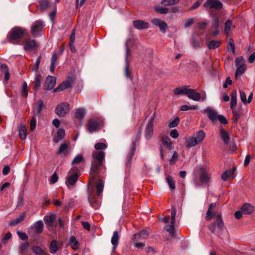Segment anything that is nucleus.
I'll list each match as a JSON object with an SVG mask.
<instances>
[{"mask_svg": "<svg viewBox=\"0 0 255 255\" xmlns=\"http://www.w3.org/2000/svg\"><path fill=\"white\" fill-rule=\"evenodd\" d=\"M94 147L95 150L92 153L93 160L91 162V174L95 178V174L98 167L101 165L105 159V152L100 150V149H105L107 148V145L105 143L98 142L95 144Z\"/></svg>", "mask_w": 255, "mask_h": 255, "instance_id": "1", "label": "nucleus"}, {"mask_svg": "<svg viewBox=\"0 0 255 255\" xmlns=\"http://www.w3.org/2000/svg\"><path fill=\"white\" fill-rule=\"evenodd\" d=\"M206 133L203 130L195 132L193 136L186 139V145L188 148H192L201 143L205 138Z\"/></svg>", "mask_w": 255, "mask_h": 255, "instance_id": "2", "label": "nucleus"}, {"mask_svg": "<svg viewBox=\"0 0 255 255\" xmlns=\"http://www.w3.org/2000/svg\"><path fill=\"white\" fill-rule=\"evenodd\" d=\"M236 64L237 66V69L236 71L235 77L241 76L243 74L246 70V65L245 60L242 56H240L236 59Z\"/></svg>", "mask_w": 255, "mask_h": 255, "instance_id": "3", "label": "nucleus"}, {"mask_svg": "<svg viewBox=\"0 0 255 255\" xmlns=\"http://www.w3.org/2000/svg\"><path fill=\"white\" fill-rule=\"evenodd\" d=\"M43 230V223L41 220L34 223L28 229V232L32 236L41 233Z\"/></svg>", "mask_w": 255, "mask_h": 255, "instance_id": "4", "label": "nucleus"}, {"mask_svg": "<svg viewBox=\"0 0 255 255\" xmlns=\"http://www.w3.org/2000/svg\"><path fill=\"white\" fill-rule=\"evenodd\" d=\"M223 6L222 2L219 0H207L204 3V7L206 9L220 10Z\"/></svg>", "mask_w": 255, "mask_h": 255, "instance_id": "5", "label": "nucleus"}, {"mask_svg": "<svg viewBox=\"0 0 255 255\" xmlns=\"http://www.w3.org/2000/svg\"><path fill=\"white\" fill-rule=\"evenodd\" d=\"M69 111V105L67 103H62L55 108V112L59 117H64Z\"/></svg>", "mask_w": 255, "mask_h": 255, "instance_id": "6", "label": "nucleus"}, {"mask_svg": "<svg viewBox=\"0 0 255 255\" xmlns=\"http://www.w3.org/2000/svg\"><path fill=\"white\" fill-rule=\"evenodd\" d=\"M199 178L201 182L203 183H207L210 181L211 179L210 175L209 173L208 170L202 166L199 167Z\"/></svg>", "mask_w": 255, "mask_h": 255, "instance_id": "7", "label": "nucleus"}, {"mask_svg": "<svg viewBox=\"0 0 255 255\" xmlns=\"http://www.w3.org/2000/svg\"><path fill=\"white\" fill-rule=\"evenodd\" d=\"M56 83V78L52 76H48L46 77L45 83V89L50 90L55 86Z\"/></svg>", "mask_w": 255, "mask_h": 255, "instance_id": "8", "label": "nucleus"}, {"mask_svg": "<svg viewBox=\"0 0 255 255\" xmlns=\"http://www.w3.org/2000/svg\"><path fill=\"white\" fill-rule=\"evenodd\" d=\"M129 40H127L125 43V47H126V56H125V61H126V67H125V75L127 78H129V64L128 61V58L130 55V50L128 47V42H129Z\"/></svg>", "mask_w": 255, "mask_h": 255, "instance_id": "9", "label": "nucleus"}, {"mask_svg": "<svg viewBox=\"0 0 255 255\" xmlns=\"http://www.w3.org/2000/svg\"><path fill=\"white\" fill-rule=\"evenodd\" d=\"M217 217L218 218V219L210 227V229L212 232H214L217 228L221 231L224 228V223L222 219V215L221 214H218Z\"/></svg>", "mask_w": 255, "mask_h": 255, "instance_id": "10", "label": "nucleus"}, {"mask_svg": "<svg viewBox=\"0 0 255 255\" xmlns=\"http://www.w3.org/2000/svg\"><path fill=\"white\" fill-rule=\"evenodd\" d=\"M43 22L41 20L36 21L31 27V33L36 36L41 31L43 27Z\"/></svg>", "mask_w": 255, "mask_h": 255, "instance_id": "11", "label": "nucleus"}, {"mask_svg": "<svg viewBox=\"0 0 255 255\" xmlns=\"http://www.w3.org/2000/svg\"><path fill=\"white\" fill-rule=\"evenodd\" d=\"M153 132V120L150 119L145 128V137L146 139L151 138Z\"/></svg>", "mask_w": 255, "mask_h": 255, "instance_id": "12", "label": "nucleus"}, {"mask_svg": "<svg viewBox=\"0 0 255 255\" xmlns=\"http://www.w3.org/2000/svg\"><path fill=\"white\" fill-rule=\"evenodd\" d=\"M163 146L169 151H172L174 149V145L171 139L167 136H164L161 139Z\"/></svg>", "mask_w": 255, "mask_h": 255, "instance_id": "13", "label": "nucleus"}, {"mask_svg": "<svg viewBox=\"0 0 255 255\" xmlns=\"http://www.w3.org/2000/svg\"><path fill=\"white\" fill-rule=\"evenodd\" d=\"M149 236V234L147 231L142 230L138 233L135 234L133 237V241L134 242H138L141 240L146 239Z\"/></svg>", "mask_w": 255, "mask_h": 255, "instance_id": "14", "label": "nucleus"}, {"mask_svg": "<svg viewBox=\"0 0 255 255\" xmlns=\"http://www.w3.org/2000/svg\"><path fill=\"white\" fill-rule=\"evenodd\" d=\"M37 46L36 41L33 39H29L25 41L23 49L25 51H33Z\"/></svg>", "mask_w": 255, "mask_h": 255, "instance_id": "15", "label": "nucleus"}, {"mask_svg": "<svg viewBox=\"0 0 255 255\" xmlns=\"http://www.w3.org/2000/svg\"><path fill=\"white\" fill-rule=\"evenodd\" d=\"M120 236L118 231H116L113 233L111 238V244L113 245L112 252H114L118 247Z\"/></svg>", "mask_w": 255, "mask_h": 255, "instance_id": "16", "label": "nucleus"}, {"mask_svg": "<svg viewBox=\"0 0 255 255\" xmlns=\"http://www.w3.org/2000/svg\"><path fill=\"white\" fill-rule=\"evenodd\" d=\"M187 96L190 99L195 101H199L201 98L200 93L196 92L195 90L191 89H188Z\"/></svg>", "mask_w": 255, "mask_h": 255, "instance_id": "17", "label": "nucleus"}, {"mask_svg": "<svg viewBox=\"0 0 255 255\" xmlns=\"http://www.w3.org/2000/svg\"><path fill=\"white\" fill-rule=\"evenodd\" d=\"M99 127V124L95 120L91 119L88 122V130L91 133L95 131Z\"/></svg>", "mask_w": 255, "mask_h": 255, "instance_id": "18", "label": "nucleus"}, {"mask_svg": "<svg viewBox=\"0 0 255 255\" xmlns=\"http://www.w3.org/2000/svg\"><path fill=\"white\" fill-rule=\"evenodd\" d=\"M11 36L13 39L20 38L23 34L24 31L20 28H14L11 31Z\"/></svg>", "mask_w": 255, "mask_h": 255, "instance_id": "19", "label": "nucleus"}, {"mask_svg": "<svg viewBox=\"0 0 255 255\" xmlns=\"http://www.w3.org/2000/svg\"><path fill=\"white\" fill-rule=\"evenodd\" d=\"M133 26L139 30L147 28L148 23L141 20H137L133 21Z\"/></svg>", "mask_w": 255, "mask_h": 255, "instance_id": "20", "label": "nucleus"}, {"mask_svg": "<svg viewBox=\"0 0 255 255\" xmlns=\"http://www.w3.org/2000/svg\"><path fill=\"white\" fill-rule=\"evenodd\" d=\"M205 111L207 113L208 116L211 121L214 122L217 120L218 115L214 110L210 107H207L205 109Z\"/></svg>", "mask_w": 255, "mask_h": 255, "instance_id": "21", "label": "nucleus"}, {"mask_svg": "<svg viewBox=\"0 0 255 255\" xmlns=\"http://www.w3.org/2000/svg\"><path fill=\"white\" fill-rule=\"evenodd\" d=\"M41 78V75L39 72H37L35 73L34 79L33 81L34 84L33 89L35 91H37L40 88Z\"/></svg>", "mask_w": 255, "mask_h": 255, "instance_id": "22", "label": "nucleus"}, {"mask_svg": "<svg viewBox=\"0 0 255 255\" xmlns=\"http://www.w3.org/2000/svg\"><path fill=\"white\" fill-rule=\"evenodd\" d=\"M78 179V175L77 173H75L68 176L67 177L66 184L68 188H69V186L73 185L77 182Z\"/></svg>", "mask_w": 255, "mask_h": 255, "instance_id": "23", "label": "nucleus"}, {"mask_svg": "<svg viewBox=\"0 0 255 255\" xmlns=\"http://www.w3.org/2000/svg\"><path fill=\"white\" fill-rule=\"evenodd\" d=\"M254 207L249 203L244 204L242 208V212L244 214H251L254 212Z\"/></svg>", "mask_w": 255, "mask_h": 255, "instance_id": "24", "label": "nucleus"}, {"mask_svg": "<svg viewBox=\"0 0 255 255\" xmlns=\"http://www.w3.org/2000/svg\"><path fill=\"white\" fill-rule=\"evenodd\" d=\"M70 82L68 80H66L59 84V86L54 90V92L55 93L58 91H62L66 88L70 87Z\"/></svg>", "mask_w": 255, "mask_h": 255, "instance_id": "25", "label": "nucleus"}, {"mask_svg": "<svg viewBox=\"0 0 255 255\" xmlns=\"http://www.w3.org/2000/svg\"><path fill=\"white\" fill-rule=\"evenodd\" d=\"M215 205L216 204L215 203H211L210 204L206 216V219L207 221H210L212 218L215 216V214L213 212V209Z\"/></svg>", "mask_w": 255, "mask_h": 255, "instance_id": "26", "label": "nucleus"}, {"mask_svg": "<svg viewBox=\"0 0 255 255\" xmlns=\"http://www.w3.org/2000/svg\"><path fill=\"white\" fill-rule=\"evenodd\" d=\"M221 138L223 140L225 144H228L230 140V136L229 133L222 128L220 130Z\"/></svg>", "mask_w": 255, "mask_h": 255, "instance_id": "27", "label": "nucleus"}, {"mask_svg": "<svg viewBox=\"0 0 255 255\" xmlns=\"http://www.w3.org/2000/svg\"><path fill=\"white\" fill-rule=\"evenodd\" d=\"M69 244L74 251H76L79 247V243L74 236H72L70 238Z\"/></svg>", "mask_w": 255, "mask_h": 255, "instance_id": "28", "label": "nucleus"}, {"mask_svg": "<svg viewBox=\"0 0 255 255\" xmlns=\"http://www.w3.org/2000/svg\"><path fill=\"white\" fill-rule=\"evenodd\" d=\"M56 219V216L54 214L46 215L44 218L45 224L49 226H52L53 222Z\"/></svg>", "mask_w": 255, "mask_h": 255, "instance_id": "29", "label": "nucleus"}, {"mask_svg": "<svg viewBox=\"0 0 255 255\" xmlns=\"http://www.w3.org/2000/svg\"><path fill=\"white\" fill-rule=\"evenodd\" d=\"M65 135V130L63 128L58 129L56 135L54 137V141L58 143L60 140L63 139Z\"/></svg>", "mask_w": 255, "mask_h": 255, "instance_id": "30", "label": "nucleus"}, {"mask_svg": "<svg viewBox=\"0 0 255 255\" xmlns=\"http://www.w3.org/2000/svg\"><path fill=\"white\" fill-rule=\"evenodd\" d=\"M19 136L21 139L26 137V128L24 125H20L18 127Z\"/></svg>", "mask_w": 255, "mask_h": 255, "instance_id": "31", "label": "nucleus"}, {"mask_svg": "<svg viewBox=\"0 0 255 255\" xmlns=\"http://www.w3.org/2000/svg\"><path fill=\"white\" fill-rule=\"evenodd\" d=\"M58 249V243L56 240H52L50 244V253L51 254H55Z\"/></svg>", "mask_w": 255, "mask_h": 255, "instance_id": "32", "label": "nucleus"}, {"mask_svg": "<svg viewBox=\"0 0 255 255\" xmlns=\"http://www.w3.org/2000/svg\"><path fill=\"white\" fill-rule=\"evenodd\" d=\"M31 250L35 255H46L44 251L38 246H33Z\"/></svg>", "mask_w": 255, "mask_h": 255, "instance_id": "33", "label": "nucleus"}, {"mask_svg": "<svg viewBox=\"0 0 255 255\" xmlns=\"http://www.w3.org/2000/svg\"><path fill=\"white\" fill-rule=\"evenodd\" d=\"M43 102L42 100H38L37 103L36 108L35 109H34V110H33V113H34V115H39L41 112V110L43 108Z\"/></svg>", "mask_w": 255, "mask_h": 255, "instance_id": "34", "label": "nucleus"}, {"mask_svg": "<svg viewBox=\"0 0 255 255\" xmlns=\"http://www.w3.org/2000/svg\"><path fill=\"white\" fill-rule=\"evenodd\" d=\"M85 109L82 108L76 110L75 112V117L79 119H83L85 115Z\"/></svg>", "mask_w": 255, "mask_h": 255, "instance_id": "35", "label": "nucleus"}, {"mask_svg": "<svg viewBox=\"0 0 255 255\" xmlns=\"http://www.w3.org/2000/svg\"><path fill=\"white\" fill-rule=\"evenodd\" d=\"M237 103V94L236 91H234L231 95V101L230 107L233 109L235 107Z\"/></svg>", "mask_w": 255, "mask_h": 255, "instance_id": "36", "label": "nucleus"}, {"mask_svg": "<svg viewBox=\"0 0 255 255\" xmlns=\"http://www.w3.org/2000/svg\"><path fill=\"white\" fill-rule=\"evenodd\" d=\"M235 171V168H233L231 170H226L222 175V179L224 181L227 180L228 178L233 175Z\"/></svg>", "mask_w": 255, "mask_h": 255, "instance_id": "37", "label": "nucleus"}, {"mask_svg": "<svg viewBox=\"0 0 255 255\" xmlns=\"http://www.w3.org/2000/svg\"><path fill=\"white\" fill-rule=\"evenodd\" d=\"M227 51L232 54H234L235 53V46L233 39L232 38H230L227 44Z\"/></svg>", "mask_w": 255, "mask_h": 255, "instance_id": "38", "label": "nucleus"}, {"mask_svg": "<svg viewBox=\"0 0 255 255\" xmlns=\"http://www.w3.org/2000/svg\"><path fill=\"white\" fill-rule=\"evenodd\" d=\"M212 17V26L214 28H219V19L218 17L215 14L211 15Z\"/></svg>", "mask_w": 255, "mask_h": 255, "instance_id": "39", "label": "nucleus"}, {"mask_svg": "<svg viewBox=\"0 0 255 255\" xmlns=\"http://www.w3.org/2000/svg\"><path fill=\"white\" fill-rule=\"evenodd\" d=\"M135 150V141H133L132 143V146H131L130 152L127 156V164H128V163H129L130 161L131 160L132 157L134 154Z\"/></svg>", "mask_w": 255, "mask_h": 255, "instance_id": "40", "label": "nucleus"}, {"mask_svg": "<svg viewBox=\"0 0 255 255\" xmlns=\"http://www.w3.org/2000/svg\"><path fill=\"white\" fill-rule=\"evenodd\" d=\"M84 162V158L82 155L78 154L76 155L71 162L72 165L78 164Z\"/></svg>", "mask_w": 255, "mask_h": 255, "instance_id": "41", "label": "nucleus"}, {"mask_svg": "<svg viewBox=\"0 0 255 255\" xmlns=\"http://www.w3.org/2000/svg\"><path fill=\"white\" fill-rule=\"evenodd\" d=\"M221 42L220 40H211L208 44V48L210 49H214L220 46Z\"/></svg>", "mask_w": 255, "mask_h": 255, "instance_id": "42", "label": "nucleus"}, {"mask_svg": "<svg viewBox=\"0 0 255 255\" xmlns=\"http://www.w3.org/2000/svg\"><path fill=\"white\" fill-rule=\"evenodd\" d=\"M188 89L187 88H176L174 90V93L175 95H186L187 94Z\"/></svg>", "mask_w": 255, "mask_h": 255, "instance_id": "43", "label": "nucleus"}, {"mask_svg": "<svg viewBox=\"0 0 255 255\" xmlns=\"http://www.w3.org/2000/svg\"><path fill=\"white\" fill-rule=\"evenodd\" d=\"M166 181L170 189L173 190L175 189V182L170 176L166 177Z\"/></svg>", "mask_w": 255, "mask_h": 255, "instance_id": "44", "label": "nucleus"}, {"mask_svg": "<svg viewBox=\"0 0 255 255\" xmlns=\"http://www.w3.org/2000/svg\"><path fill=\"white\" fill-rule=\"evenodd\" d=\"M104 186V183L101 180H99L97 184V194L100 196L103 192Z\"/></svg>", "mask_w": 255, "mask_h": 255, "instance_id": "45", "label": "nucleus"}, {"mask_svg": "<svg viewBox=\"0 0 255 255\" xmlns=\"http://www.w3.org/2000/svg\"><path fill=\"white\" fill-rule=\"evenodd\" d=\"M68 146V145L66 143L62 144L57 150V153L60 154H65L67 153Z\"/></svg>", "mask_w": 255, "mask_h": 255, "instance_id": "46", "label": "nucleus"}, {"mask_svg": "<svg viewBox=\"0 0 255 255\" xmlns=\"http://www.w3.org/2000/svg\"><path fill=\"white\" fill-rule=\"evenodd\" d=\"M232 28V21L230 19H228L225 23V31L227 34H229Z\"/></svg>", "mask_w": 255, "mask_h": 255, "instance_id": "47", "label": "nucleus"}, {"mask_svg": "<svg viewBox=\"0 0 255 255\" xmlns=\"http://www.w3.org/2000/svg\"><path fill=\"white\" fill-rule=\"evenodd\" d=\"M174 224H171V222L170 223V224L169 225H167L165 227V230L169 233V234L173 237L175 236V228L174 227Z\"/></svg>", "mask_w": 255, "mask_h": 255, "instance_id": "48", "label": "nucleus"}, {"mask_svg": "<svg viewBox=\"0 0 255 255\" xmlns=\"http://www.w3.org/2000/svg\"><path fill=\"white\" fill-rule=\"evenodd\" d=\"M25 216V213H22L20 215H19V216L18 218H17L15 220L12 221L10 223V225L13 226V225H15L18 224L19 223H20V222H21L22 221H23L24 220Z\"/></svg>", "mask_w": 255, "mask_h": 255, "instance_id": "49", "label": "nucleus"}, {"mask_svg": "<svg viewBox=\"0 0 255 255\" xmlns=\"http://www.w3.org/2000/svg\"><path fill=\"white\" fill-rule=\"evenodd\" d=\"M21 95L24 98H26L28 96V86L26 82H24L23 83L22 89L21 91Z\"/></svg>", "mask_w": 255, "mask_h": 255, "instance_id": "50", "label": "nucleus"}, {"mask_svg": "<svg viewBox=\"0 0 255 255\" xmlns=\"http://www.w3.org/2000/svg\"><path fill=\"white\" fill-rule=\"evenodd\" d=\"M180 0H162L160 3L165 6L172 5L179 2Z\"/></svg>", "mask_w": 255, "mask_h": 255, "instance_id": "51", "label": "nucleus"}, {"mask_svg": "<svg viewBox=\"0 0 255 255\" xmlns=\"http://www.w3.org/2000/svg\"><path fill=\"white\" fill-rule=\"evenodd\" d=\"M179 159V154L177 151H174L172 157L169 159V164L172 165L174 164Z\"/></svg>", "mask_w": 255, "mask_h": 255, "instance_id": "52", "label": "nucleus"}, {"mask_svg": "<svg viewBox=\"0 0 255 255\" xmlns=\"http://www.w3.org/2000/svg\"><path fill=\"white\" fill-rule=\"evenodd\" d=\"M197 106L194 105L188 106L186 105H182L180 107V110L182 111H186L188 110H194L197 109Z\"/></svg>", "mask_w": 255, "mask_h": 255, "instance_id": "53", "label": "nucleus"}, {"mask_svg": "<svg viewBox=\"0 0 255 255\" xmlns=\"http://www.w3.org/2000/svg\"><path fill=\"white\" fill-rule=\"evenodd\" d=\"M180 119L179 118H176L174 120L171 121L168 125L170 128H173L178 126L179 123Z\"/></svg>", "mask_w": 255, "mask_h": 255, "instance_id": "54", "label": "nucleus"}, {"mask_svg": "<svg viewBox=\"0 0 255 255\" xmlns=\"http://www.w3.org/2000/svg\"><path fill=\"white\" fill-rule=\"evenodd\" d=\"M40 63V57H37V58L36 59L35 63L34 64V65L32 69V70L35 71L36 73L39 72L38 71V69H39Z\"/></svg>", "mask_w": 255, "mask_h": 255, "instance_id": "55", "label": "nucleus"}, {"mask_svg": "<svg viewBox=\"0 0 255 255\" xmlns=\"http://www.w3.org/2000/svg\"><path fill=\"white\" fill-rule=\"evenodd\" d=\"M217 120H218L221 123L226 125L228 123V121L226 118L221 115H218Z\"/></svg>", "mask_w": 255, "mask_h": 255, "instance_id": "56", "label": "nucleus"}, {"mask_svg": "<svg viewBox=\"0 0 255 255\" xmlns=\"http://www.w3.org/2000/svg\"><path fill=\"white\" fill-rule=\"evenodd\" d=\"M39 4L40 6V8L42 10L45 9L47 5H48V0H39Z\"/></svg>", "mask_w": 255, "mask_h": 255, "instance_id": "57", "label": "nucleus"}, {"mask_svg": "<svg viewBox=\"0 0 255 255\" xmlns=\"http://www.w3.org/2000/svg\"><path fill=\"white\" fill-rule=\"evenodd\" d=\"M194 21V18L191 17L189 19H188L185 22L184 26L186 28L190 27Z\"/></svg>", "mask_w": 255, "mask_h": 255, "instance_id": "58", "label": "nucleus"}, {"mask_svg": "<svg viewBox=\"0 0 255 255\" xmlns=\"http://www.w3.org/2000/svg\"><path fill=\"white\" fill-rule=\"evenodd\" d=\"M170 135L173 138L176 139L179 136V133L177 129H173L171 130V131L170 132Z\"/></svg>", "mask_w": 255, "mask_h": 255, "instance_id": "59", "label": "nucleus"}, {"mask_svg": "<svg viewBox=\"0 0 255 255\" xmlns=\"http://www.w3.org/2000/svg\"><path fill=\"white\" fill-rule=\"evenodd\" d=\"M167 27L168 26L166 22L163 21H160V31L163 33H165Z\"/></svg>", "mask_w": 255, "mask_h": 255, "instance_id": "60", "label": "nucleus"}, {"mask_svg": "<svg viewBox=\"0 0 255 255\" xmlns=\"http://www.w3.org/2000/svg\"><path fill=\"white\" fill-rule=\"evenodd\" d=\"M176 212L175 209H173L171 212V224H175V216Z\"/></svg>", "mask_w": 255, "mask_h": 255, "instance_id": "61", "label": "nucleus"}, {"mask_svg": "<svg viewBox=\"0 0 255 255\" xmlns=\"http://www.w3.org/2000/svg\"><path fill=\"white\" fill-rule=\"evenodd\" d=\"M58 176L56 173H53L50 177V183L51 184L55 183L58 180Z\"/></svg>", "mask_w": 255, "mask_h": 255, "instance_id": "62", "label": "nucleus"}, {"mask_svg": "<svg viewBox=\"0 0 255 255\" xmlns=\"http://www.w3.org/2000/svg\"><path fill=\"white\" fill-rule=\"evenodd\" d=\"M241 100L244 104H247L246 94L243 91H240Z\"/></svg>", "mask_w": 255, "mask_h": 255, "instance_id": "63", "label": "nucleus"}, {"mask_svg": "<svg viewBox=\"0 0 255 255\" xmlns=\"http://www.w3.org/2000/svg\"><path fill=\"white\" fill-rule=\"evenodd\" d=\"M17 235L20 239L23 241L26 240L28 239V236L25 233L17 232Z\"/></svg>", "mask_w": 255, "mask_h": 255, "instance_id": "64", "label": "nucleus"}]
</instances>
